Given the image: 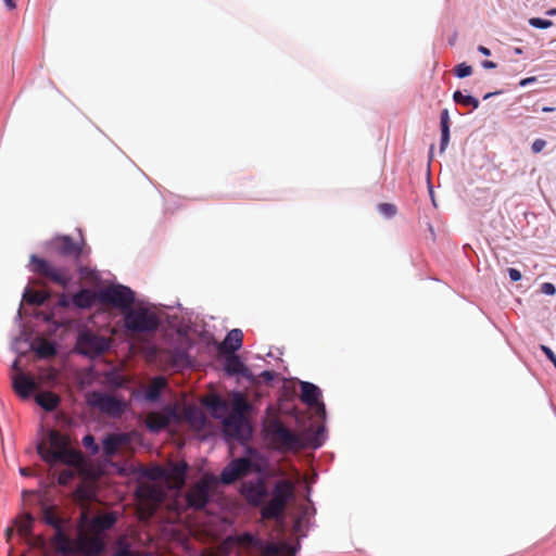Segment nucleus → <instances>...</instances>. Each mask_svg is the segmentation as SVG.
<instances>
[{"label":"nucleus","mask_w":556,"mask_h":556,"mask_svg":"<svg viewBox=\"0 0 556 556\" xmlns=\"http://www.w3.org/2000/svg\"><path fill=\"white\" fill-rule=\"evenodd\" d=\"M50 294L46 291L34 290L27 288L23 294V300L30 305H42L48 299Z\"/></svg>","instance_id":"7c9ffc66"},{"label":"nucleus","mask_w":556,"mask_h":556,"mask_svg":"<svg viewBox=\"0 0 556 556\" xmlns=\"http://www.w3.org/2000/svg\"><path fill=\"white\" fill-rule=\"evenodd\" d=\"M76 476L74 469H63L58 477V483L60 485H67Z\"/></svg>","instance_id":"c9c22d12"},{"label":"nucleus","mask_w":556,"mask_h":556,"mask_svg":"<svg viewBox=\"0 0 556 556\" xmlns=\"http://www.w3.org/2000/svg\"><path fill=\"white\" fill-rule=\"evenodd\" d=\"M187 470L188 464L186 462L173 463L169 468L166 469V479L174 481L175 484L180 488L185 484Z\"/></svg>","instance_id":"b1692460"},{"label":"nucleus","mask_w":556,"mask_h":556,"mask_svg":"<svg viewBox=\"0 0 556 556\" xmlns=\"http://www.w3.org/2000/svg\"><path fill=\"white\" fill-rule=\"evenodd\" d=\"M213 554H216L217 556H226L228 554V551L226 547H219L216 552H212Z\"/></svg>","instance_id":"680f3d73"},{"label":"nucleus","mask_w":556,"mask_h":556,"mask_svg":"<svg viewBox=\"0 0 556 556\" xmlns=\"http://www.w3.org/2000/svg\"><path fill=\"white\" fill-rule=\"evenodd\" d=\"M245 426L244 416L228 415L223 420V430L225 435L241 440L243 439V429Z\"/></svg>","instance_id":"a211bd4d"},{"label":"nucleus","mask_w":556,"mask_h":556,"mask_svg":"<svg viewBox=\"0 0 556 556\" xmlns=\"http://www.w3.org/2000/svg\"><path fill=\"white\" fill-rule=\"evenodd\" d=\"M453 100L457 104L466 105V106H472L473 109H477L479 106V100L476 99L472 96H465L460 91H455L453 94Z\"/></svg>","instance_id":"72a5a7b5"},{"label":"nucleus","mask_w":556,"mask_h":556,"mask_svg":"<svg viewBox=\"0 0 556 556\" xmlns=\"http://www.w3.org/2000/svg\"><path fill=\"white\" fill-rule=\"evenodd\" d=\"M548 15H555L556 14V9H552L547 12Z\"/></svg>","instance_id":"774afa93"},{"label":"nucleus","mask_w":556,"mask_h":556,"mask_svg":"<svg viewBox=\"0 0 556 556\" xmlns=\"http://www.w3.org/2000/svg\"><path fill=\"white\" fill-rule=\"evenodd\" d=\"M215 484L216 478L212 475H205L194 483L186 495L189 507L197 510L203 509L210 501L211 492Z\"/></svg>","instance_id":"0eeeda50"},{"label":"nucleus","mask_w":556,"mask_h":556,"mask_svg":"<svg viewBox=\"0 0 556 556\" xmlns=\"http://www.w3.org/2000/svg\"><path fill=\"white\" fill-rule=\"evenodd\" d=\"M321 392L315 384L304 381L301 382V400L309 407L317 408L319 414L325 415V405L320 401Z\"/></svg>","instance_id":"f8f14e48"},{"label":"nucleus","mask_w":556,"mask_h":556,"mask_svg":"<svg viewBox=\"0 0 556 556\" xmlns=\"http://www.w3.org/2000/svg\"><path fill=\"white\" fill-rule=\"evenodd\" d=\"M529 24L535 28L545 29L553 25L551 20H543L540 17H532L529 20Z\"/></svg>","instance_id":"79ce46f5"},{"label":"nucleus","mask_w":556,"mask_h":556,"mask_svg":"<svg viewBox=\"0 0 556 556\" xmlns=\"http://www.w3.org/2000/svg\"><path fill=\"white\" fill-rule=\"evenodd\" d=\"M482 66L484 68L491 70L496 67V63H494L493 61H483Z\"/></svg>","instance_id":"13d9d810"},{"label":"nucleus","mask_w":556,"mask_h":556,"mask_svg":"<svg viewBox=\"0 0 556 556\" xmlns=\"http://www.w3.org/2000/svg\"><path fill=\"white\" fill-rule=\"evenodd\" d=\"M440 126H441V129L450 128V115H448V111L446 109H444L441 112Z\"/></svg>","instance_id":"a18cd8bd"},{"label":"nucleus","mask_w":556,"mask_h":556,"mask_svg":"<svg viewBox=\"0 0 556 556\" xmlns=\"http://www.w3.org/2000/svg\"><path fill=\"white\" fill-rule=\"evenodd\" d=\"M12 369L16 370L17 372H20V362L18 359H15L13 365H12Z\"/></svg>","instance_id":"69168bd1"},{"label":"nucleus","mask_w":556,"mask_h":556,"mask_svg":"<svg viewBox=\"0 0 556 556\" xmlns=\"http://www.w3.org/2000/svg\"><path fill=\"white\" fill-rule=\"evenodd\" d=\"M73 304L81 309L91 308L97 302H100L99 292L90 289H81L73 295Z\"/></svg>","instance_id":"4be33fe9"},{"label":"nucleus","mask_w":556,"mask_h":556,"mask_svg":"<svg viewBox=\"0 0 556 556\" xmlns=\"http://www.w3.org/2000/svg\"><path fill=\"white\" fill-rule=\"evenodd\" d=\"M51 244L56 255L68 258L73 266L84 273L81 261L90 253V249L86 245L84 239L75 242L70 236H59L52 240Z\"/></svg>","instance_id":"7ed1b4c3"},{"label":"nucleus","mask_w":556,"mask_h":556,"mask_svg":"<svg viewBox=\"0 0 556 556\" xmlns=\"http://www.w3.org/2000/svg\"><path fill=\"white\" fill-rule=\"evenodd\" d=\"M4 4L9 10H13L16 7L14 0H4Z\"/></svg>","instance_id":"e2e57ef3"},{"label":"nucleus","mask_w":556,"mask_h":556,"mask_svg":"<svg viewBox=\"0 0 556 556\" xmlns=\"http://www.w3.org/2000/svg\"><path fill=\"white\" fill-rule=\"evenodd\" d=\"M75 496L80 501H87L91 497V492L86 483H80L75 490Z\"/></svg>","instance_id":"4c0bfd02"},{"label":"nucleus","mask_w":556,"mask_h":556,"mask_svg":"<svg viewBox=\"0 0 556 556\" xmlns=\"http://www.w3.org/2000/svg\"><path fill=\"white\" fill-rule=\"evenodd\" d=\"M450 142V128L441 129L440 150L443 152Z\"/></svg>","instance_id":"c03bdc74"},{"label":"nucleus","mask_w":556,"mask_h":556,"mask_svg":"<svg viewBox=\"0 0 556 556\" xmlns=\"http://www.w3.org/2000/svg\"><path fill=\"white\" fill-rule=\"evenodd\" d=\"M541 291L547 295H554L556 293V288L553 283L551 282H544L542 286H541Z\"/></svg>","instance_id":"3c124183"},{"label":"nucleus","mask_w":556,"mask_h":556,"mask_svg":"<svg viewBox=\"0 0 556 556\" xmlns=\"http://www.w3.org/2000/svg\"><path fill=\"white\" fill-rule=\"evenodd\" d=\"M90 520L91 519H89L88 514L86 511H83L80 514V520H79V523H78V531L79 530H86V528L89 530Z\"/></svg>","instance_id":"49530a36"},{"label":"nucleus","mask_w":556,"mask_h":556,"mask_svg":"<svg viewBox=\"0 0 556 556\" xmlns=\"http://www.w3.org/2000/svg\"><path fill=\"white\" fill-rule=\"evenodd\" d=\"M249 405L243 397H237L232 404V412L229 415H238L244 416V413L248 410Z\"/></svg>","instance_id":"f704fd0d"},{"label":"nucleus","mask_w":556,"mask_h":556,"mask_svg":"<svg viewBox=\"0 0 556 556\" xmlns=\"http://www.w3.org/2000/svg\"><path fill=\"white\" fill-rule=\"evenodd\" d=\"M268 437L273 446L281 452L299 451L305 447L303 439L289 430L279 420L273 421L267 428Z\"/></svg>","instance_id":"39448f33"},{"label":"nucleus","mask_w":556,"mask_h":556,"mask_svg":"<svg viewBox=\"0 0 556 556\" xmlns=\"http://www.w3.org/2000/svg\"><path fill=\"white\" fill-rule=\"evenodd\" d=\"M287 506L281 503L269 500L261 509V516L263 519L273 520L283 516Z\"/></svg>","instance_id":"a878e982"},{"label":"nucleus","mask_w":556,"mask_h":556,"mask_svg":"<svg viewBox=\"0 0 556 556\" xmlns=\"http://www.w3.org/2000/svg\"><path fill=\"white\" fill-rule=\"evenodd\" d=\"M110 338L100 336L90 330L83 331L78 334L77 348L79 352L86 356H100L110 349Z\"/></svg>","instance_id":"6e6552de"},{"label":"nucleus","mask_w":556,"mask_h":556,"mask_svg":"<svg viewBox=\"0 0 556 556\" xmlns=\"http://www.w3.org/2000/svg\"><path fill=\"white\" fill-rule=\"evenodd\" d=\"M34 518L29 513L24 514L15 519L17 532L24 539L30 538Z\"/></svg>","instance_id":"c756f323"},{"label":"nucleus","mask_w":556,"mask_h":556,"mask_svg":"<svg viewBox=\"0 0 556 556\" xmlns=\"http://www.w3.org/2000/svg\"><path fill=\"white\" fill-rule=\"evenodd\" d=\"M243 494L250 503L258 505L267 496V490L264 482L258 480L257 482L245 483Z\"/></svg>","instance_id":"aec40b11"},{"label":"nucleus","mask_w":556,"mask_h":556,"mask_svg":"<svg viewBox=\"0 0 556 556\" xmlns=\"http://www.w3.org/2000/svg\"><path fill=\"white\" fill-rule=\"evenodd\" d=\"M136 495L141 502L157 506L164 500V491L152 483H141L137 486Z\"/></svg>","instance_id":"4468645a"},{"label":"nucleus","mask_w":556,"mask_h":556,"mask_svg":"<svg viewBox=\"0 0 556 556\" xmlns=\"http://www.w3.org/2000/svg\"><path fill=\"white\" fill-rule=\"evenodd\" d=\"M13 528L12 527H9L7 530H5V536H7V540L9 541L12 535H13Z\"/></svg>","instance_id":"0e129e2a"},{"label":"nucleus","mask_w":556,"mask_h":556,"mask_svg":"<svg viewBox=\"0 0 556 556\" xmlns=\"http://www.w3.org/2000/svg\"><path fill=\"white\" fill-rule=\"evenodd\" d=\"M99 296L100 303L119 308L124 314L131 308L135 302V292L122 285L102 289Z\"/></svg>","instance_id":"423d86ee"},{"label":"nucleus","mask_w":556,"mask_h":556,"mask_svg":"<svg viewBox=\"0 0 556 556\" xmlns=\"http://www.w3.org/2000/svg\"><path fill=\"white\" fill-rule=\"evenodd\" d=\"M261 376L264 378V380L271 381L275 377V372L270 370H265L262 372Z\"/></svg>","instance_id":"5fc2aeb1"},{"label":"nucleus","mask_w":556,"mask_h":556,"mask_svg":"<svg viewBox=\"0 0 556 556\" xmlns=\"http://www.w3.org/2000/svg\"><path fill=\"white\" fill-rule=\"evenodd\" d=\"M117 544L119 545V548L113 556H140L139 554L130 551L129 545L125 543L123 539L118 540Z\"/></svg>","instance_id":"e433bc0d"},{"label":"nucleus","mask_w":556,"mask_h":556,"mask_svg":"<svg viewBox=\"0 0 556 556\" xmlns=\"http://www.w3.org/2000/svg\"><path fill=\"white\" fill-rule=\"evenodd\" d=\"M12 388L21 399H28L37 389L36 381L23 371L12 376Z\"/></svg>","instance_id":"ddd939ff"},{"label":"nucleus","mask_w":556,"mask_h":556,"mask_svg":"<svg viewBox=\"0 0 556 556\" xmlns=\"http://www.w3.org/2000/svg\"><path fill=\"white\" fill-rule=\"evenodd\" d=\"M509 278L513 281H519L521 279V273L516 268H508Z\"/></svg>","instance_id":"864d4df0"},{"label":"nucleus","mask_w":556,"mask_h":556,"mask_svg":"<svg viewBox=\"0 0 556 556\" xmlns=\"http://www.w3.org/2000/svg\"><path fill=\"white\" fill-rule=\"evenodd\" d=\"M454 74L458 78H465L472 74V67L466 63H460L454 67Z\"/></svg>","instance_id":"58836bf2"},{"label":"nucleus","mask_w":556,"mask_h":556,"mask_svg":"<svg viewBox=\"0 0 556 556\" xmlns=\"http://www.w3.org/2000/svg\"><path fill=\"white\" fill-rule=\"evenodd\" d=\"M127 433H110L103 440V452L106 457L114 456L118 450L129 443Z\"/></svg>","instance_id":"6ab92c4d"},{"label":"nucleus","mask_w":556,"mask_h":556,"mask_svg":"<svg viewBox=\"0 0 556 556\" xmlns=\"http://www.w3.org/2000/svg\"><path fill=\"white\" fill-rule=\"evenodd\" d=\"M225 370L229 375H240L245 371V366L237 354H226Z\"/></svg>","instance_id":"c85d7f7f"},{"label":"nucleus","mask_w":556,"mask_h":556,"mask_svg":"<svg viewBox=\"0 0 556 556\" xmlns=\"http://www.w3.org/2000/svg\"><path fill=\"white\" fill-rule=\"evenodd\" d=\"M243 332L240 329L230 330L219 345L223 354H232L242 346Z\"/></svg>","instance_id":"412c9836"},{"label":"nucleus","mask_w":556,"mask_h":556,"mask_svg":"<svg viewBox=\"0 0 556 556\" xmlns=\"http://www.w3.org/2000/svg\"><path fill=\"white\" fill-rule=\"evenodd\" d=\"M254 470L253 462L248 457L232 459L220 472L219 481L225 484H231L237 480L247 477Z\"/></svg>","instance_id":"9d476101"},{"label":"nucleus","mask_w":556,"mask_h":556,"mask_svg":"<svg viewBox=\"0 0 556 556\" xmlns=\"http://www.w3.org/2000/svg\"><path fill=\"white\" fill-rule=\"evenodd\" d=\"M295 548L287 543H267L263 548L264 556H293Z\"/></svg>","instance_id":"bb28decb"},{"label":"nucleus","mask_w":556,"mask_h":556,"mask_svg":"<svg viewBox=\"0 0 556 556\" xmlns=\"http://www.w3.org/2000/svg\"><path fill=\"white\" fill-rule=\"evenodd\" d=\"M59 306L61 307H67L68 306V300L65 298V295H61L58 302Z\"/></svg>","instance_id":"4d7b16f0"},{"label":"nucleus","mask_w":556,"mask_h":556,"mask_svg":"<svg viewBox=\"0 0 556 556\" xmlns=\"http://www.w3.org/2000/svg\"><path fill=\"white\" fill-rule=\"evenodd\" d=\"M36 402L45 410L52 412L58 407V405L60 403V399L53 392L46 391V392H41L36 395Z\"/></svg>","instance_id":"cd10ccee"},{"label":"nucleus","mask_w":556,"mask_h":556,"mask_svg":"<svg viewBox=\"0 0 556 556\" xmlns=\"http://www.w3.org/2000/svg\"><path fill=\"white\" fill-rule=\"evenodd\" d=\"M478 51H479L480 53H482L483 55H486V56H489V55L491 54L490 49H488V48H486V47H484V46H479V47H478Z\"/></svg>","instance_id":"052dcab7"},{"label":"nucleus","mask_w":556,"mask_h":556,"mask_svg":"<svg viewBox=\"0 0 556 556\" xmlns=\"http://www.w3.org/2000/svg\"><path fill=\"white\" fill-rule=\"evenodd\" d=\"M91 403L101 412L111 416H119L125 408V404L122 400L101 392L92 393Z\"/></svg>","instance_id":"9b49d317"},{"label":"nucleus","mask_w":556,"mask_h":556,"mask_svg":"<svg viewBox=\"0 0 556 556\" xmlns=\"http://www.w3.org/2000/svg\"><path fill=\"white\" fill-rule=\"evenodd\" d=\"M43 521L53 527L55 530L62 527L63 520L56 515L55 508L52 506H45L42 509Z\"/></svg>","instance_id":"473e14b6"},{"label":"nucleus","mask_w":556,"mask_h":556,"mask_svg":"<svg viewBox=\"0 0 556 556\" xmlns=\"http://www.w3.org/2000/svg\"><path fill=\"white\" fill-rule=\"evenodd\" d=\"M175 416L174 409L168 412H151L146 417V426L152 432H159L170 424Z\"/></svg>","instance_id":"dca6fc26"},{"label":"nucleus","mask_w":556,"mask_h":556,"mask_svg":"<svg viewBox=\"0 0 556 556\" xmlns=\"http://www.w3.org/2000/svg\"><path fill=\"white\" fill-rule=\"evenodd\" d=\"M30 270L39 277L62 288H67L74 279L70 265H55L45 258L33 254L30 256Z\"/></svg>","instance_id":"f03ea898"},{"label":"nucleus","mask_w":556,"mask_h":556,"mask_svg":"<svg viewBox=\"0 0 556 556\" xmlns=\"http://www.w3.org/2000/svg\"><path fill=\"white\" fill-rule=\"evenodd\" d=\"M146 476L149 477L152 480L156 479H166V469L162 467H154L146 472Z\"/></svg>","instance_id":"a19ab883"},{"label":"nucleus","mask_w":556,"mask_h":556,"mask_svg":"<svg viewBox=\"0 0 556 556\" xmlns=\"http://www.w3.org/2000/svg\"><path fill=\"white\" fill-rule=\"evenodd\" d=\"M105 548L101 536L86 530H79L75 538L74 554L79 556H100Z\"/></svg>","instance_id":"1a4fd4ad"},{"label":"nucleus","mask_w":556,"mask_h":556,"mask_svg":"<svg viewBox=\"0 0 556 556\" xmlns=\"http://www.w3.org/2000/svg\"><path fill=\"white\" fill-rule=\"evenodd\" d=\"M379 212L387 217H392L396 213V207L391 203H381L378 206Z\"/></svg>","instance_id":"37998d69"},{"label":"nucleus","mask_w":556,"mask_h":556,"mask_svg":"<svg viewBox=\"0 0 556 556\" xmlns=\"http://www.w3.org/2000/svg\"><path fill=\"white\" fill-rule=\"evenodd\" d=\"M542 111H543V112H553V111H555V108L544 106V108L542 109Z\"/></svg>","instance_id":"338daca9"},{"label":"nucleus","mask_w":556,"mask_h":556,"mask_svg":"<svg viewBox=\"0 0 556 556\" xmlns=\"http://www.w3.org/2000/svg\"><path fill=\"white\" fill-rule=\"evenodd\" d=\"M159 325L160 320L155 313L144 307H131L124 314V327L131 333L153 332Z\"/></svg>","instance_id":"20e7f679"},{"label":"nucleus","mask_w":556,"mask_h":556,"mask_svg":"<svg viewBox=\"0 0 556 556\" xmlns=\"http://www.w3.org/2000/svg\"><path fill=\"white\" fill-rule=\"evenodd\" d=\"M20 473L24 477H30L33 476L34 471L31 468H28V467H22L20 468Z\"/></svg>","instance_id":"6e6d98bb"},{"label":"nucleus","mask_w":556,"mask_h":556,"mask_svg":"<svg viewBox=\"0 0 556 556\" xmlns=\"http://www.w3.org/2000/svg\"><path fill=\"white\" fill-rule=\"evenodd\" d=\"M535 80H536L535 77H528V78L522 79L519 83V85L523 87V86H527L528 84L534 83Z\"/></svg>","instance_id":"bf43d9fd"},{"label":"nucleus","mask_w":556,"mask_h":556,"mask_svg":"<svg viewBox=\"0 0 556 556\" xmlns=\"http://www.w3.org/2000/svg\"><path fill=\"white\" fill-rule=\"evenodd\" d=\"M545 146H546V141L545 140H543V139H535L533 141V143H532L531 149H532V151L534 153H539V152H541L545 148Z\"/></svg>","instance_id":"8fccbe9b"},{"label":"nucleus","mask_w":556,"mask_h":556,"mask_svg":"<svg viewBox=\"0 0 556 556\" xmlns=\"http://www.w3.org/2000/svg\"><path fill=\"white\" fill-rule=\"evenodd\" d=\"M206 405L213 409H217L224 406V402L218 396H214L206 403Z\"/></svg>","instance_id":"603ef678"},{"label":"nucleus","mask_w":556,"mask_h":556,"mask_svg":"<svg viewBox=\"0 0 556 556\" xmlns=\"http://www.w3.org/2000/svg\"><path fill=\"white\" fill-rule=\"evenodd\" d=\"M117 521L115 511H109L102 515H97L91 518L89 523V532L100 536L104 531L111 530Z\"/></svg>","instance_id":"f3484780"},{"label":"nucleus","mask_w":556,"mask_h":556,"mask_svg":"<svg viewBox=\"0 0 556 556\" xmlns=\"http://www.w3.org/2000/svg\"><path fill=\"white\" fill-rule=\"evenodd\" d=\"M237 541L244 545H251L254 542V538L250 533H243L237 538Z\"/></svg>","instance_id":"09e8293b"},{"label":"nucleus","mask_w":556,"mask_h":556,"mask_svg":"<svg viewBox=\"0 0 556 556\" xmlns=\"http://www.w3.org/2000/svg\"><path fill=\"white\" fill-rule=\"evenodd\" d=\"M542 352L546 355V357L553 363L556 368V355L555 353L546 345H541Z\"/></svg>","instance_id":"de8ad7c7"},{"label":"nucleus","mask_w":556,"mask_h":556,"mask_svg":"<svg viewBox=\"0 0 556 556\" xmlns=\"http://www.w3.org/2000/svg\"><path fill=\"white\" fill-rule=\"evenodd\" d=\"M52 543L54 547L64 555H73L75 539H71L63 530V527L55 530L54 536L52 539Z\"/></svg>","instance_id":"5701e85b"},{"label":"nucleus","mask_w":556,"mask_h":556,"mask_svg":"<svg viewBox=\"0 0 556 556\" xmlns=\"http://www.w3.org/2000/svg\"><path fill=\"white\" fill-rule=\"evenodd\" d=\"M83 444L90 451L92 455L99 453V445L96 443L93 435L87 434L83 438Z\"/></svg>","instance_id":"ea45409f"},{"label":"nucleus","mask_w":556,"mask_h":556,"mask_svg":"<svg viewBox=\"0 0 556 556\" xmlns=\"http://www.w3.org/2000/svg\"><path fill=\"white\" fill-rule=\"evenodd\" d=\"M33 349L41 358L53 357L56 354L54 344L48 340H41L38 344L33 345Z\"/></svg>","instance_id":"2f4dec72"},{"label":"nucleus","mask_w":556,"mask_h":556,"mask_svg":"<svg viewBox=\"0 0 556 556\" xmlns=\"http://www.w3.org/2000/svg\"><path fill=\"white\" fill-rule=\"evenodd\" d=\"M37 453L50 466L61 463L75 468L77 471H81L85 467L83 453L72 448L70 437L58 430L48 432L47 440L38 444Z\"/></svg>","instance_id":"f257e3e1"},{"label":"nucleus","mask_w":556,"mask_h":556,"mask_svg":"<svg viewBox=\"0 0 556 556\" xmlns=\"http://www.w3.org/2000/svg\"><path fill=\"white\" fill-rule=\"evenodd\" d=\"M294 491L295 486L292 481L288 479L278 480L273 488L270 500L287 506L289 501L294 497Z\"/></svg>","instance_id":"2eb2a0df"},{"label":"nucleus","mask_w":556,"mask_h":556,"mask_svg":"<svg viewBox=\"0 0 556 556\" xmlns=\"http://www.w3.org/2000/svg\"><path fill=\"white\" fill-rule=\"evenodd\" d=\"M167 387V380L163 376L154 377L146 390L144 396L150 402H156L161 392Z\"/></svg>","instance_id":"393cba45"}]
</instances>
